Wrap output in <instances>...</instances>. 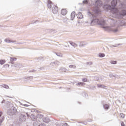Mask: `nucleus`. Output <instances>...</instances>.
Returning <instances> with one entry per match:
<instances>
[{"label":"nucleus","mask_w":126,"mask_h":126,"mask_svg":"<svg viewBox=\"0 0 126 126\" xmlns=\"http://www.w3.org/2000/svg\"><path fill=\"white\" fill-rule=\"evenodd\" d=\"M85 45H86V44H83V42H81L79 44V46L80 47H84Z\"/></svg>","instance_id":"29"},{"label":"nucleus","mask_w":126,"mask_h":126,"mask_svg":"<svg viewBox=\"0 0 126 126\" xmlns=\"http://www.w3.org/2000/svg\"><path fill=\"white\" fill-rule=\"evenodd\" d=\"M27 116H28V114H27Z\"/></svg>","instance_id":"54"},{"label":"nucleus","mask_w":126,"mask_h":126,"mask_svg":"<svg viewBox=\"0 0 126 126\" xmlns=\"http://www.w3.org/2000/svg\"><path fill=\"white\" fill-rule=\"evenodd\" d=\"M87 64H89V65H92L93 63L92 62H87Z\"/></svg>","instance_id":"36"},{"label":"nucleus","mask_w":126,"mask_h":126,"mask_svg":"<svg viewBox=\"0 0 126 126\" xmlns=\"http://www.w3.org/2000/svg\"><path fill=\"white\" fill-rule=\"evenodd\" d=\"M110 63H111V64H117V62L115 61H111L110 62Z\"/></svg>","instance_id":"28"},{"label":"nucleus","mask_w":126,"mask_h":126,"mask_svg":"<svg viewBox=\"0 0 126 126\" xmlns=\"http://www.w3.org/2000/svg\"><path fill=\"white\" fill-rule=\"evenodd\" d=\"M69 68H72L73 69H75L76 68V66L75 65H69Z\"/></svg>","instance_id":"21"},{"label":"nucleus","mask_w":126,"mask_h":126,"mask_svg":"<svg viewBox=\"0 0 126 126\" xmlns=\"http://www.w3.org/2000/svg\"><path fill=\"white\" fill-rule=\"evenodd\" d=\"M2 116V112H0V123H1L2 122H3V117Z\"/></svg>","instance_id":"14"},{"label":"nucleus","mask_w":126,"mask_h":126,"mask_svg":"<svg viewBox=\"0 0 126 126\" xmlns=\"http://www.w3.org/2000/svg\"><path fill=\"white\" fill-rule=\"evenodd\" d=\"M4 42H5V43H16V41H13L6 38L4 39Z\"/></svg>","instance_id":"9"},{"label":"nucleus","mask_w":126,"mask_h":126,"mask_svg":"<svg viewBox=\"0 0 126 126\" xmlns=\"http://www.w3.org/2000/svg\"><path fill=\"white\" fill-rule=\"evenodd\" d=\"M43 121L44 123H49L50 122V119L48 118L47 117H44L43 118Z\"/></svg>","instance_id":"12"},{"label":"nucleus","mask_w":126,"mask_h":126,"mask_svg":"<svg viewBox=\"0 0 126 126\" xmlns=\"http://www.w3.org/2000/svg\"><path fill=\"white\" fill-rule=\"evenodd\" d=\"M0 43H1V41H0Z\"/></svg>","instance_id":"53"},{"label":"nucleus","mask_w":126,"mask_h":126,"mask_svg":"<svg viewBox=\"0 0 126 126\" xmlns=\"http://www.w3.org/2000/svg\"><path fill=\"white\" fill-rule=\"evenodd\" d=\"M77 17L78 19H82V18H83V15H82V13H81V12H79L77 14Z\"/></svg>","instance_id":"10"},{"label":"nucleus","mask_w":126,"mask_h":126,"mask_svg":"<svg viewBox=\"0 0 126 126\" xmlns=\"http://www.w3.org/2000/svg\"><path fill=\"white\" fill-rule=\"evenodd\" d=\"M24 107H29V105L27 104H24Z\"/></svg>","instance_id":"42"},{"label":"nucleus","mask_w":126,"mask_h":126,"mask_svg":"<svg viewBox=\"0 0 126 126\" xmlns=\"http://www.w3.org/2000/svg\"><path fill=\"white\" fill-rule=\"evenodd\" d=\"M95 5L96 8L94 9V11L95 13H99L100 12V9L99 7H101L103 5V2L100 0H97L95 1Z\"/></svg>","instance_id":"4"},{"label":"nucleus","mask_w":126,"mask_h":126,"mask_svg":"<svg viewBox=\"0 0 126 126\" xmlns=\"http://www.w3.org/2000/svg\"><path fill=\"white\" fill-rule=\"evenodd\" d=\"M2 87H3V88H5L6 89H9V87L6 85H1Z\"/></svg>","instance_id":"24"},{"label":"nucleus","mask_w":126,"mask_h":126,"mask_svg":"<svg viewBox=\"0 0 126 126\" xmlns=\"http://www.w3.org/2000/svg\"><path fill=\"white\" fill-rule=\"evenodd\" d=\"M33 126H40V124L38 123L37 121H35L33 123Z\"/></svg>","instance_id":"25"},{"label":"nucleus","mask_w":126,"mask_h":126,"mask_svg":"<svg viewBox=\"0 0 126 126\" xmlns=\"http://www.w3.org/2000/svg\"><path fill=\"white\" fill-rule=\"evenodd\" d=\"M66 13H67L66 9H64L61 10V14H62V15H65Z\"/></svg>","instance_id":"15"},{"label":"nucleus","mask_w":126,"mask_h":126,"mask_svg":"<svg viewBox=\"0 0 126 126\" xmlns=\"http://www.w3.org/2000/svg\"><path fill=\"white\" fill-rule=\"evenodd\" d=\"M97 86L98 88H104L105 89L106 88V86H104L103 85H99L97 84Z\"/></svg>","instance_id":"19"},{"label":"nucleus","mask_w":126,"mask_h":126,"mask_svg":"<svg viewBox=\"0 0 126 126\" xmlns=\"http://www.w3.org/2000/svg\"><path fill=\"white\" fill-rule=\"evenodd\" d=\"M118 1H120V0H112L111 2V6L109 4L104 5L103 8L107 10H111L113 17L118 18V19H122V18H124V16L126 15V4L121 3L118 8L121 9V11H119L118 8H115L117 6Z\"/></svg>","instance_id":"1"},{"label":"nucleus","mask_w":126,"mask_h":126,"mask_svg":"<svg viewBox=\"0 0 126 126\" xmlns=\"http://www.w3.org/2000/svg\"><path fill=\"white\" fill-rule=\"evenodd\" d=\"M84 83L82 82H80V83H77V85H81L82 86V85H83Z\"/></svg>","instance_id":"35"},{"label":"nucleus","mask_w":126,"mask_h":126,"mask_svg":"<svg viewBox=\"0 0 126 126\" xmlns=\"http://www.w3.org/2000/svg\"><path fill=\"white\" fill-rule=\"evenodd\" d=\"M57 56H58V57H61V55L60 54H56Z\"/></svg>","instance_id":"45"},{"label":"nucleus","mask_w":126,"mask_h":126,"mask_svg":"<svg viewBox=\"0 0 126 126\" xmlns=\"http://www.w3.org/2000/svg\"><path fill=\"white\" fill-rule=\"evenodd\" d=\"M40 118H43V115L40 114L39 115Z\"/></svg>","instance_id":"44"},{"label":"nucleus","mask_w":126,"mask_h":126,"mask_svg":"<svg viewBox=\"0 0 126 126\" xmlns=\"http://www.w3.org/2000/svg\"><path fill=\"white\" fill-rule=\"evenodd\" d=\"M11 67L12 68L16 67L17 69H19L21 68V67H22V64L20 63H15L14 64H13L12 65H11Z\"/></svg>","instance_id":"5"},{"label":"nucleus","mask_w":126,"mask_h":126,"mask_svg":"<svg viewBox=\"0 0 126 126\" xmlns=\"http://www.w3.org/2000/svg\"><path fill=\"white\" fill-rule=\"evenodd\" d=\"M51 65H54V64H60V62L59 61H55L54 62L51 63H50Z\"/></svg>","instance_id":"18"},{"label":"nucleus","mask_w":126,"mask_h":126,"mask_svg":"<svg viewBox=\"0 0 126 126\" xmlns=\"http://www.w3.org/2000/svg\"><path fill=\"white\" fill-rule=\"evenodd\" d=\"M93 18L94 19L91 22V25H100V26H102V28L104 30H105V31H109V30H110V31H112V32H114V33H116V32L119 31V30H118L117 28H114L116 27H118V25H117L118 22L117 21L115 20H111V23L112 27H110L106 26L107 25V24H106V21L104 20H101L100 21L98 19Z\"/></svg>","instance_id":"2"},{"label":"nucleus","mask_w":126,"mask_h":126,"mask_svg":"<svg viewBox=\"0 0 126 126\" xmlns=\"http://www.w3.org/2000/svg\"><path fill=\"white\" fill-rule=\"evenodd\" d=\"M103 108L105 110H108L109 109V105L108 104H104L103 105Z\"/></svg>","instance_id":"23"},{"label":"nucleus","mask_w":126,"mask_h":126,"mask_svg":"<svg viewBox=\"0 0 126 126\" xmlns=\"http://www.w3.org/2000/svg\"><path fill=\"white\" fill-rule=\"evenodd\" d=\"M121 126H125V123H124V122H122V123H121Z\"/></svg>","instance_id":"40"},{"label":"nucleus","mask_w":126,"mask_h":126,"mask_svg":"<svg viewBox=\"0 0 126 126\" xmlns=\"http://www.w3.org/2000/svg\"><path fill=\"white\" fill-rule=\"evenodd\" d=\"M82 81H83L84 82H87V78H83Z\"/></svg>","instance_id":"33"},{"label":"nucleus","mask_w":126,"mask_h":126,"mask_svg":"<svg viewBox=\"0 0 126 126\" xmlns=\"http://www.w3.org/2000/svg\"><path fill=\"white\" fill-rule=\"evenodd\" d=\"M74 17H75V12H72L71 13V20H73V19H74Z\"/></svg>","instance_id":"13"},{"label":"nucleus","mask_w":126,"mask_h":126,"mask_svg":"<svg viewBox=\"0 0 126 126\" xmlns=\"http://www.w3.org/2000/svg\"><path fill=\"white\" fill-rule=\"evenodd\" d=\"M62 126H68L67 124L64 123Z\"/></svg>","instance_id":"41"},{"label":"nucleus","mask_w":126,"mask_h":126,"mask_svg":"<svg viewBox=\"0 0 126 126\" xmlns=\"http://www.w3.org/2000/svg\"><path fill=\"white\" fill-rule=\"evenodd\" d=\"M84 95H85V97H86V96H87V94L84 93Z\"/></svg>","instance_id":"46"},{"label":"nucleus","mask_w":126,"mask_h":126,"mask_svg":"<svg viewBox=\"0 0 126 126\" xmlns=\"http://www.w3.org/2000/svg\"><path fill=\"white\" fill-rule=\"evenodd\" d=\"M67 18H64L63 19V22H64V23H66V22H67Z\"/></svg>","instance_id":"32"},{"label":"nucleus","mask_w":126,"mask_h":126,"mask_svg":"<svg viewBox=\"0 0 126 126\" xmlns=\"http://www.w3.org/2000/svg\"><path fill=\"white\" fill-rule=\"evenodd\" d=\"M10 126H16V125H15V124H10Z\"/></svg>","instance_id":"39"},{"label":"nucleus","mask_w":126,"mask_h":126,"mask_svg":"<svg viewBox=\"0 0 126 126\" xmlns=\"http://www.w3.org/2000/svg\"><path fill=\"white\" fill-rule=\"evenodd\" d=\"M58 10L59 9L58 8V6L54 5L52 9L53 13H54V14H57V13H58Z\"/></svg>","instance_id":"6"},{"label":"nucleus","mask_w":126,"mask_h":126,"mask_svg":"<svg viewBox=\"0 0 126 126\" xmlns=\"http://www.w3.org/2000/svg\"><path fill=\"white\" fill-rule=\"evenodd\" d=\"M83 3L84 4H87L88 3V1L87 0H84L83 1Z\"/></svg>","instance_id":"31"},{"label":"nucleus","mask_w":126,"mask_h":126,"mask_svg":"<svg viewBox=\"0 0 126 126\" xmlns=\"http://www.w3.org/2000/svg\"><path fill=\"white\" fill-rule=\"evenodd\" d=\"M17 44H21V43H17Z\"/></svg>","instance_id":"52"},{"label":"nucleus","mask_w":126,"mask_h":126,"mask_svg":"<svg viewBox=\"0 0 126 126\" xmlns=\"http://www.w3.org/2000/svg\"><path fill=\"white\" fill-rule=\"evenodd\" d=\"M29 72H30V73H31V72H36V70L33 69V70H30L29 71Z\"/></svg>","instance_id":"34"},{"label":"nucleus","mask_w":126,"mask_h":126,"mask_svg":"<svg viewBox=\"0 0 126 126\" xmlns=\"http://www.w3.org/2000/svg\"><path fill=\"white\" fill-rule=\"evenodd\" d=\"M120 22H121V24L123 23V20H120Z\"/></svg>","instance_id":"47"},{"label":"nucleus","mask_w":126,"mask_h":126,"mask_svg":"<svg viewBox=\"0 0 126 126\" xmlns=\"http://www.w3.org/2000/svg\"><path fill=\"white\" fill-rule=\"evenodd\" d=\"M19 121L21 123L25 122V121H26V116L23 114H21L20 117Z\"/></svg>","instance_id":"7"},{"label":"nucleus","mask_w":126,"mask_h":126,"mask_svg":"<svg viewBox=\"0 0 126 126\" xmlns=\"http://www.w3.org/2000/svg\"><path fill=\"white\" fill-rule=\"evenodd\" d=\"M98 57L99 58H104V57H105V54H104V53H100L98 55Z\"/></svg>","instance_id":"27"},{"label":"nucleus","mask_w":126,"mask_h":126,"mask_svg":"<svg viewBox=\"0 0 126 126\" xmlns=\"http://www.w3.org/2000/svg\"><path fill=\"white\" fill-rule=\"evenodd\" d=\"M52 1L50 0H48L47 7L48 8H52Z\"/></svg>","instance_id":"11"},{"label":"nucleus","mask_w":126,"mask_h":126,"mask_svg":"<svg viewBox=\"0 0 126 126\" xmlns=\"http://www.w3.org/2000/svg\"><path fill=\"white\" fill-rule=\"evenodd\" d=\"M59 70H62V71H63V72H66V70H67L64 68V67H62L60 68Z\"/></svg>","instance_id":"20"},{"label":"nucleus","mask_w":126,"mask_h":126,"mask_svg":"<svg viewBox=\"0 0 126 126\" xmlns=\"http://www.w3.org/2000/svg\"><path fill=\"white\" fill-rule=\"evenodd\" d=\"M5 63V60H0V64H4Z\"/></svg>","instance_id":"22"},{"label":"nucleus","mask_w":126,"mask_h":126,"mask_svg":"<svg viewBox=\"0 0 126 126\" xmlns=\"http://www.w3.org/2000/svg\"><path fill=\"white\" fill-rule=\"evenodd\" d=\"M16 58L10 57V62L9 63H11L12 64H14V63L13 62L16 61Z\"/></svg>","instance_id":"8"},{"label":"nucleus","mask_w":126,"mask_h":126,"mask_svg":"<svg viewBox=\"0 0 126 126\" xmlns=\"http://www.w3.org/2000/svg\"><path fill=\"white\" fill-rule=\"evenodd\" d=\"M88 15H89L91 18H94V14H92L91 12H88Z\"/></svg>","instance_id":"17"},{"label":"nucleus","mask_w":126,"mask_h":126,"mask_svg":"<svg viewBox=\"0 0 126 126\" xmlns=\"http://www.w3.org/2000/svg\"><path fill=\"white\" fill-rule=\"evenodd\" d=\"M65 47H67V46H65Z\"/></svg>","instance_id":"55"},{"label":"nucleus","mask_w":126,"mask_h":126,"mask_svg":"<svg viewBox=\"0 0 126 126\" xmlns=\"http://www.w3.org/2000/svg\"><path fill=\"white\" fill-rule=\"evenodd\" d=\"M36 22H38V21H35V23H36Z\"/></svg>","instance_id":"50"},{"label":"nucleus","mask_w":126,"mask_h":126,"mask_svg":"<svg viewBox=\"0 0 126 126\" xmlns=\"http://www.w3.org/2000/svg\"><path fill=\"white\" fill-rule=\"evenodd\" d=\"M30 77H32V76H31V77H29V78H30Z\"/></svg>","instance_id":"51"},{"label":"nucleus","mask_w":126,"mask_h":126,"mask_svg":"<svg viewBox=\"0 0 126 126\" xmlns=\"http://www.w3.org/2000/svg\"><path fill=\"white\" fill-rule=\"evenodd\" d=\"M7 106L8 108H11V109L8 110L7 112V115L9 116H13V115H15V114H16V108L13 107V104H12L11 102H7Z\"/></svg>","instance_id":"3"},{"label":"nucleus","mask_w":126,"mask_h":126,"mask_svg":"<svg viewBox=\"0 0 126 126\" xmlns=\"http://www.w3.org/2000/svg\"><path fill=\"white\" fill-rule=\"evenodd\" d=\"M4 102H5V100H3L2 101V103H4Z\"/></svg>","instance_id":"49"},{"label":"nucleus","mask_w":126,"mask_h":126,"mask_svg":"<svg viewBox=\"0 0 126 126\" xmlns=\"http://www.w3.org/2000/svg\"><path fill=\"white\" fill-rule=\"evenodd\" d=\"M120 118H122L123 119L125 118V114L123 113L120 114Z\"/></svg>","instance_id":"30"},{"label":"nucleus","mask_w":126,"mask_h":126,"mask_svg":"<svg viewBox=\"0 0 126 126\" xmlns=\"http://www.w3.org/2000/svg\"><path fill=\"white\" fill-rule=\"evenodd\" d=\"M120 44H115V45H111L110 46V48H113V47H118V46H120Z\"/></svg>","instance_id":"26"},{"label":"nucleus","mask_w":126,"mask_h":126,"mask_svg":"<svg viewBox=\"0 0 126 126\" xmlns=\"http://www.w3.org/2000/svg\"><path fill=\"white\" fill-rule=\"evenodd\" d=\"M109 76H110V77H113V76H114V75H113V74H110Z\"/></svg>","instance_id":"43"},{"label":"nucleus","mask_w":126,"mask_h":126,"mask_svg":"<svg viewBox=\"0 0 126 126\" xmlns=\"http://www.w3.org/2000/svg\"><path fill=\"white\" fill-rule=\"evenodd\" d=\"M33 117H34V115H32L31 116V118H33Z\"/></svg>","instance_id":"48"},{"label":"nucleus","mask_w":126,"mask_h":126,"mask_svg":"<svg viewBox=\"0 0 126 126\" xmlns=\"http://www.w3.org/2000/svg\"><path fill=\"white\" fill-rule=\"evenodd\" d=\"M39 126H46V124L44 123L41 124H39Z\"/></svg>","instance_id":"38"},{"label":"nucleus","mask_w":126,"mask_h":126,"mask_svg":"<svg viewBox=\"0 0 126 126\" xmlns=\"http://www.w3.org/2000/svg\"><path fill=\"white\" fill-rule=\"evenodd\" d=\"M70 44L74 48H76V47H77V44L75 43L70 42Z\"/></svg>","instance_id":"16"},{"label":"nucleus","mask_w":126,"mask_h":126,"mask_svg":"<svg viewBox=\"0 0 126 126\" xmlns=\"http://www.w3.org/2000/svg\"><path fill=\"white\" fill-rule=\"evenodd\" d=\"M4 66H5L6 67H9V64H5L4 65Z\"/></svg>","instance_id":"37"}]
</instances>
